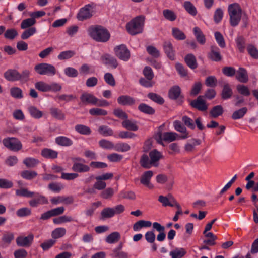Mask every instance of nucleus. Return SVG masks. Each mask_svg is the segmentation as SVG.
<instances>
[{
    "instance_id": "nucleus-32",
    "label": "nucleus",
    "mask_w": 258,
    "mask_h": 258,
    "mask_svg": "<svg viewBox=\"0 0 258 258\" xmlns=\"http://www.w3.org/2000/svg\"><path fill=\"white\" fill-rule=\"evenodd\" d=\"M186 253L183 248H176L170 252L169 255L172 258H181Z\"/></svg>"
},
{
    "instance_id": "nucleus-44",
    "label": "nucleus",
    "mask_w": 258,
    "mask_h": 258,
    "mask_svg": "<svg viewBox=\"0 0 258 258\" xmlns=\"http://www.w3.org/2000/svg\"><path fill=\"white\" fill-rule=\"evenodd\" d=\"M73 221V219L71 216L63 215L53 220V223L55 224H61L63 223L70 222Z\"/></svg>"
},
{
    "instance_id": "nucleus-52",
    "label": "nucleus",
    "mask_w": 258,
    "mask_h": 258,
    "mask_svg": "<svg viewBox=\"0 0 258 258\" xmlns=\"http://www.w3.org/2000/svg\"><path fill=\"white\" fill-rule=\"evenodd\" d=\"M138 109L140 111L149 114H153L155 112L153 108L144 103L141 104L139 106Z\"/></svg>"
},
{
    "instance_id": "nucleus-26",
    "label": "nucleus",
    "mask_w": 258,
    "mask_h": 258,
    "mask_svg": "<svg viewBox=\"0 0 258 258\" xmlns=\"http://www.w3.org/2000/svg\"><path fill=\"white\" fill-rule=\"evenodd\" d=\"M209 57L213 61H218L220 60L221 56L219 48L216 46H211Z\"/></svg>"
},
{
    "instance_id": "nucleus-42",
    "label": "nucleus",
    "mask_w": 258,
    "mask_h": 258,
    "mask_svg": "<svg viewBox=\"0 0 258 258\" xmlns=\"http://www.w3.org/2000/svg\"><path fill=\"white\" fill-rule=\"evenodd\" d=\"M131 149L130 146L126 143H118L114 145V148L116 151L125 152L129 151Z\"/></svg>"
},
{
    "instance_id": "nucleus-33",
    "label": "nucleus",
    "mask_w": 258,
    "mask_h": 258,
    "mask_svg": "<svg viewBox=\"0 0 258 258\" xmlns=\"http://www.w3.org/2000/svg\"><path fill=\"white\" fill-rule=\"evenodd\" d=\"M28 111L30 115L35 119H39L43 115L42 112L33 106H30L29 107Z\"/></svg>"
},
{
    "instance_id": "nucleus-48",
    "label": "nucleus",
    "mask_w": 258,
    "mask_h": 258,
    "mask_svg": "<svg viewBox=\"0 0 258 258\" xmlns=\"http://www.w3.org/2000/svg\"><path fill=\"white\" fill-rule=\"evenodd\" d=\"M99 133L103 136H110L113 134V130L107 126L102 125L98 128Z\"/></svg>"
},
{
    "instance_id": "nucleus-27",
    "label": "nucleus",
    "mask_w": 258,
    "mask_h": 258,
    "mask_svg": "<svg viewBox=\"0 0 258 258\" xmlns=\"http://www.w3.org/2000/svg\"><path fill=\"white\" fill-rule=\"evenodd\" d=\"M120 238V234L118 232H113L108 235L105 238V241L109 244L117 242Z\"/></svg>"
},
{
    "instance_id": "nucleus-41",
    "label": "nucleus",
    "mask_w": 258,
    "mask_h": 258,
    "mask_svg": "<svg viewBox=\"0 0 258 258\" xmlns=\"http://www.w3.org/2000/svg\"><path fill=\"white\" fill-rule=\"evenodd\" d=\"M35 87L41 92H49V84L44 81H39L35 84Z\"/></svg>"
},
{
    "instance_id": "nucleus-16",
    "label": "nucleus",
    "mask_w": 258,
    "mask_h": 258,
    "mask_svg": "<svg viewBox=\"0 0 258 258\" xmlns=\"http://www.w3.org/2000/svg\"><path fill=\"white\" fill-rule=\"evenodd\" d=\"M190 104L193 107L201 111H205L207 109V106L203 96H199L196 100L192 101Z\"/></svg>"
},
{
    "instance_id": "nucleus-22",
    "label": "nucleus",
    "mask_w": 258,
    "mask_h": 258,
    "mask_svg": "<svg viewBox=\"0 0 258 258\" xmlns=\"http://www.w3.org/2000/svg\"><path fill=\"white\" fill-rule=\"evenodd\" d=\"M118 103L122 105H132L135 103V100L127 95H121L117 98Z\"/></svg>"
},
{
    "instance_id": "nucleus-18",
    "label": "nucleus",
    "mask_w": 258,
    "mask_h": 258,
    "mask_svg": "<svg viewBox=\"0 0 258 258\" xmlns=\"http://www.w3.org/2000/svg\"><path fill=\"white\" fill-rule=\"evenodd\" d=\"M122 126L123 128L132 131H136L138 130V126L136 121L133 119H125L122 122Z\"/></svg>"
},
{
    "instance_id": "nucleus-49",
    "label": "nucleus",
    "mask_w": 258,
    "mask_h": 258,
    "mask_svg": "<svg viewBox=\"0 0 258 258\" xmlns=\"http://www.w3.org/2000/svg\"><path fill=\"white\" fill-rule=\"evenodd\" d=\"M247 111V109L246 107H243L234 111L232 114V118L234 120L240 119L244 116Z\"/></svg>"
},
{
    "instance_id": "nucleus-10",
    "label": "nucleus",
    "mask_w": 258,
    "mask_h": 258,
    "mask_svg": "<svg viewBox=\"0 0 258 258\" xmlns=\"http://www.w3.org/2000/svg\"><path fill=\"white\" fill-rule=\"evenodd\" d=\"M93 14V7L90 4H87L79 10L77 15V18L79 21H84L91 18Z\"/></svg>"
},
{
    "instance_id": "nucleus-19",
    "label": "nucleus",
    "mask_w": 258,
    "mask_h": 258,
    "mask_svg": "<svg viewBox=\"0 0 258 258\" xmlns=\"http://www.w3.org/2000/svg\"><path fill=\"white\" fill-rule=\"evenodd\" d=\"M163 47L167 56L171 60H174L175 58V51L171 43L169 41L165 42L164 43Z\"/></svg>"
},
{
    "instance_id": "nucleus-23",
    "label": "nucleus",
    "mask_w": 258,
    "mask_h": 258,
    "mask_svg": "<svg viewBox=\"0 0 258 258\" xmlns=\"http://www.w3.org/2000/svg\"><path fill=\"white\" fill-rule=\"evenodd\" d=\"M174 198L171 195H168V196L165 197L163 196H159L158 201L160 202L162 206L164 207L172 206L173 202L174 200Z\"/></svg>"
},
{
    "instance_id": "nucleus-4",
    "label": "nucleus",
    "mask_w": 258,
    "mask_h": 258,
    "mask_svg": "<svg viewBox=\"0 0 258 258\" xmlns=\"http://www.w3.org/2000/svg\"><path fill=\"white\" fill-rule=\"evenodd\" d=\"M144 22V17L142 16H138L127 23L126 30L131 35H136L141 33L143 30Z\"/></svg>"
},
{
    "instance_id": "nucleus-5",
    "label": "nucleus",
    "mask_w": 258,
    "mask_h": 258,
    "mask_svg": "<svg viewBox=\"0 0 258 258\" xmlns=\"http://www.w3.org/2000/svg\"><path fill=\"white\" fill-rule=\"evenodd\" d=\"M34 70L39 75L48 76H54L56 72L54 66L47 63H41L36 65Z\"/></svg>"
},
{
    "instance_id": "nucleus-14",
    "label": "nucleus",
    "mask_w": 258,
    "mask_h": 258,
    "mask_svg": "<svg viewBox=\"0 0 258 258\" xmlns=\"http://www.w3.org/2000/svg\"><path fill=\"white\" fill-rule=\"evenodd\" d=\"M5 79L9 81H19L20 78V73L16 70L9 69L4 73Z\"/></svg>"
},
{
    "instance_id": "nucleus-40",
    "label": "nucleus",
    "mask_w": 258,
    "mask_h": 258,
    "mask_svg": "<svg viewBox=\"0 0 258 258\" xmlns=\"http://www.w3.org/2000/svg\"><path fill=\"white\" fill-rule=\"evenodd\" d=\"M114 215V210L112 208H105L101 212V218L103 219L111 218Z\"/></svg>"
},
{
    "instance_id": "nucleus-24",
    "label": "nucleus",
    "mask_w": 258,
    "mask_h": 258,
    "mask_svg": "<svg viewBox=\"0 0 258 258\" xmlns=\"http://www.w3.org/2000/svg\"><path fill=\"white\" fill-rule=\"evenodd\" d=\"M152 225L151 222L146 220H139L133 225V230L135 231H139L142 228L150 227Z\"/></svg>"
},
{
    "instance_id": "nucleus-53",
    "label": "nucleus",
    "mask_w": 258,
    "mask_h": 258,
    "mask_svg": "<svg viewBox=\"0 0 258 258\" xmlns=\"http://www.w3.org/2000/svg\"><path fill=\"white\" fill-rule=\"evenodd\" d=\"M21 176L27 180H31L37 175V173L34 171L25 170L21 172Z\"/></svg>"
},
{
    "instance_id": "nucleus-61",
    "label": "nucleus",
    "mask_w": 258,
    "mask_h": 258,
    "mask_svg": "<svg viewBox=\"0 0 258 258\" xmlns=\"http://www.w3.org/2000/svg\"><path fill=\"white\" fill-rule=\"evenodd\" d=\"M48 187L52 191L58 193L64 188V186L60 183H52L49 184Z\"/></svg>"
},
{
    "instance_id": "nucleus-58",
    "label": "nucleus",
    "mask_w": 258,
    "mask_h": 258,
    "mask_svg": "<svg viewBox=\"0 0 258 258\" xmlns=\"http://www.w3.org/2000/svg\"><path fill=\"white\" fill-rule=\"evenodd\" d=\"M183 6L185 10L191 15L195 16L197 14V10L194 6L189 1L185 2Z\"/></svg>"
},
{
    "instance_id": "nucleus-55",
    "label": "nucleus",
    "mask_w": 258,
    "mask_h": 258,
    "mask_svg": "<svg viewBox=\"0 0 258 258\" xmlns=\"http://www.w3.org/2000/svg\"><path fill=\"white\" fill-rule=\"evenodd\" d=\"M16 194L20 197L31 198L33 196L34 192L29 191L26 188H21L16 191Z\"/></svg>"
},
{
    "instance_id": "nucleus-64",
    "label": "nucleus",
    "mask_w": 258,
    "mask_h": 258,
    "mask_svg": "<svg viewBox=\"0 0 258 258\" xmlns=\"http://www.w3.org/2000/svg\"><path fill=\"white\" fill-rule=\"evenodd\" d=\"M249 54L253 58H258V50L255 47L252 45H249L247 47Z\"/></svg>"
},
{
    "instance_id": "nucleus-31",
    "label": "nucleus",
    "mask_w": 258,
    "mask_h": 258,
    "mask_svg": "<svg viewBox=\"0 0 258 258\" xmlns=\"http://www.w3.org/2000/svg\"><path fill=\"white\" fill-rule=\"evenodd\" d=\"M36 23V20H34L32 17L25 19L23 20L21 23V28L22 29H26L34 25Z\"/></svg>"
},
{
    "instance_id": "nucleus-21",
    "label": "nucleus",
    "mask_w": 258,
    "mask_h": 258,
    "mask_svg": "<svg viewBox=\"0 0 258 258\" xmlns=\"http://www.w3.org/2000/svg\"><path fill=\"white\" fill-rule=\"evenodd\" d=\"M236 78L240 82L246 83L248 80V76L246 70L240 68L236 73Z\"/></svg>"
},
{
    "instance_id": "nucleus-3",
    "label": "nucleus",
    "mask_w": 258,
    "mask_h": 258,
    "mask_svg": "<svg viewBox=\"0 0 258 258\" xmlns=\"http://www.w3.org/2000/svg\"><path fill=\"white\" fill-rule=\"evenodd\" d=\"M228 14L230 17V22L232 26H237L241 18L242 9L239 4L233 3L228 6Z\"/></svg>"
},
{
    "instance_id": "nucleus-54",
    "label": "nucleus",
    "mask_w": 258,
    "mask_h": 258,
    "mask_svg": "<svg viewBox=\"0 0 258 258\" xmlns=\"http://www.w3.org/2000/svg\"><path fill=\"white\" fill-rule=\"evenodd\" d=\"M75 54V53L74 51H64L59 53L58 55V58L59 60L68 59L74 56Z\"/></svg>"
},
{
    "instance_id": "nucleus-59",
    "label": "nucleus",
    "mask_w": 258,
    "mask_h": 258,
    "mask_svg": "<svg viewBox=\"0 0 258 258\" xmlns=\"http://www.w3.org/2000/svg\"><path fill=\"white\" fill-rule=\"evenodd\" d=\"M39 161L33 158H27L24 160L23 163L28 168H33L36 166Z\"/></svg>"
},
{
    "instance_id": "nucleus-46",
    "label": "nucleus",
    "mask_w": 258,
    "mask_h": 258,
    "mask_svg": "<svg viewBox=\"0 0 258 258\" xmlns=\"http://www.w3.org/2000/svg\"><path fill=\"white\" fill-rule=\"evenodd\" d=\"M10 94L16 99H21L23 97L22 90L17 87H12L10 89Z\"/></svg>"
},
{
    "instance_id": "nucleus-12",
    "label": "nucleus",
    "mask_w": 258,
    "mask_h": 258,
    "mask_svg": "<svg viewBox=\"0 0 258 258\" xmlns=\"http://www.w3.org/2000/svg\"><path fill=\"white\" fill-rule=\"evenodd\" d=\"M33 196H34V198L29 202L30 205L33 207H36L39 205L45 204L48 203V201L45 197L38 193H34Z\"/></svg>"
},
{
    "instance_id": "nucleus-15",
    "label": "nucleus",
    "mask_w": 258,
    "mask_h": 258,
    "mask_svg": "<svg viewBox=\"0 0 258 258\" xmlns=\"http://www.w3.org/2000/svg\"><path fill=\"white\" fill-rule=\"evenodd\" d=\"M50 201L52 204L55 205H57L60 203L68 205L72 204L74 201V199L71 196H57L52 198Z\"/></svg>"
},
{
    "instance_id": "nucleus-37",
    "label": "nucleus",
    "mask_w": 258,
    "mask_h": 258,
    "mask_svg": "<svg viewBox=\"0 0 258 258\" xmlns=\"http://www.w3.org/2000/svg\"><path fill=\"white\" fill-rule=\"evenodd\" d=\"M185 61L187 66L191 69L197 67V63L195 56L192 54L187 55L185 57Z\"/></svg>"
},
{
    "instance_id": "nucleus-30",
    "label": "nucleus",
    "mask_w": 258,
    "mask_h": 258,
    "mask_svg": "<svg viewBox=\"0 0 258 258\" xmlns=\"http://www.w3.org/2000/svg\"><path fill=\"white\" fill-rule=\"evenodd\" d=\"M193 31L197 41L201 44H205L206 39L201 29L198 27H195Z\"/></svg>"
},
{
    "instance_id": "nucleus-62",
    "label": "nucleus",
    "mask_w": 258,
    "mask_h": 258,
    "mask_svg": "<svg viewBox=\"0 0 258 258\" xmlns=\"http://www.w3.org/2000/svg\"><path fill=\"white\" fill-rule=\"evenodd\" d=\"M148 97L151 99L152 101H154L155 102H156L158 104H162L164 103V99L163 98L160 96V95L154 93H149L148 95Z\"/></svg>"
},
{
    "instance_id": "nucleus-43",
    "label": "nucleus",
    "mask_w": 258,
    "mask_h": 258,
    "mask_svg": "<svg viewBox=\"0 0 258 258\" xmlns=\"http://www.w3.org/2000/svg\"><path fill=\"white\" fill-rule=\"evenodd\" d=\"M180 88L178 86L172 87L169 91V97L172 99H177L180 95Z\"/></svg>"
},
{
    "instance_id": "nucleus-20",
    "label": "nucleus",
    "mask_w": 258,
    "mask_h": 258,
    "mask_svg": "<svg viewBox=\"0 0 258 258\" xmlns=\"http://www.w3.org/2000/svg\"><path fill=\"white\" fill-rule=\"evenodd\" d=\"M102 60L104 64L109 65L113 68H116L118 66L116 59L109 54L104 55L102 57Z\"/></svg>"
},
{
    "instance_id": "nucleus-34",
    "label": "nucleus",
    "mask_w": 258,
    "mask_h": 258,
    "mask_svg": "<svg viewBox=\"0 0 258 258\" xmlns=\"http://www.w3.org/2000/svg\"><path fill=\"white\" fill-rule=\"evenodd\" d=\"M43 157L46 158H56L57 157L58 153L50 149H44L41 152Z\"/></svg>"
},
{
    "instance_id": "nucleus-6",
    "label": "nucleus",
    "mask_w": 258,
    "mask_h": 258,
    "mask_svg": "<svg viewBox=\"0 0 258 258\" xmlns=\"http://www.w3.org/2000/svg\"><path fill=\"white\" fill-rule=\"evenodd\" d=\"M2 142L5 147L13 151H18L22 148L20 141L15 137L4 138Z\"/></svg>"
},
{
    "instance_id": "nucleus-1",
    "label": "nucleus",
    "mask_w": 258,
    "mask_h": 258,
    "mask_svg": "<svg viewBox=\"0 0 258 258\" xmlns=\"http://www.w3.org/2000/svg\"><path fill=\"white\" fill-rule=\"evenodd\" d=\"M88 33L92 38L98 42H106L110 37L107 29L98 25L90 27L88 29Z\"/></svg>"
},
{
    "instance_id": "nucleus-17",
    "label": "nucleus",
    "mask_w": 258,
    "mask_h": 258,
    "mask_svg": "<svg viewBox=\"0 0 258 258\" xmlns=\"http://www.w3.org/2000/svg\"><path fill=\"white\" fill-rule=\"evenodd\" d=\"M80 99L83 103L93 105L97 104L98 101V99L95 96L88 93H84L80 97Z\"/></svg>"
},
{
    "instance_id": "nucleus-39",
    "label": "nucleus",
    "mask_w": 258,
    "mask_h": 258,
    "mask_svg": "<svg viewBox=\"0 0 258 258\" xmlns=\"http://www.w3.org/2000/svg\"><path fill=\"white\" fill-rule=\"evenodd\" d=\"M66 233L64 228L60 227L55 229L51 233V236L54 239H58L63 237Z\"/></svg>"
},
{
    "instance_id": "nucleus-60",
    "label": "nucleus",
    "mask_w": 258,
    "mask_h": 258,
    "mask_svg": "<svg viewBox=\"0 0 258 258\" xmlns=\"http://www.w3.org/2000/svg\"><path fill=\"white\" fill-rule=\"evenodd\" d=\"M17 35L18 32L15 29H7L4 34V37L10 40L14 39Z\"/></svg>"
},
{
    "instance_id": "nucleus-56",
    "label": "nucleus",
    "mask_w": 258,
    "mask_h": 258,
    "mask_svg": "<svg viewBox=\"0 0 258 258\" xmlns=\"http://www.w3.org/2000/svg\"><path fill=\"white\" fill-rule=\"evenodd\" d=\"M64 73L69 77L75 78L78 75V71L73 67H67L64 69Z\"/></svg>"
},
{
    "instance_id": "nucleus-28",
    "label": "nucleus",
    "mask_w": 258,
    "mask_h": 258,
    "mask_svg": "<svg viewBox=\"0 0 258 258\" xmlns=\"http://www.w3.org/2000/svg\"><path fill=\"white\" fill-rule=\"evenodd\" d=\"M201 144L200 140L196 139H191L189 140L187 143L185 145V150L187 152H191L193 151L195 147Z\"/></svg>"
},
{
    "instance_id": "nucleus-57",
    "label": "nucleus",
    "mask_w": 258,
    "mask_h": 258,
    "mask_svg": "<svg viewBox=\"0 0 258 258\" xmlns=\"http://www.w3.org/2000/svg\"><path fill=\"white\" fill-rule=\"evenodd\" d=\"M89 113L92 115L105 116L107 114V111L99 108H93L89 110Z\"/></svg>"
},
{
    "instance_id": "nucleus-51",
    "label": "nucleus",
    "mask_w": 258,
    "mask_h": 258,
    "mask_svg": "<svg viewBox=\"0 0 258 258\" xmlns=\"http://www.w3.org/2000/svg\"><path fill=\"white\" fill-rule=\"evenodd\" d=\"M120 248H114L112 250V252L111 254L112 256L115 258H128V255L127 253L121 251Z\"/></svg>"
},
{
    "instance_id": "nucleus-35",
    "label": "nucleus",
    "mask_w": 258,
    "mask_h": 258,
    "mask_svg": "<svg viewBox=\"0 0 258 258\" xmlns=\"http://www.w3.org/2000/svg\"><path fill=\"white\" fill-rule=\"evenodd\" d=\"M172 34L174 38L177 40H183L186 38L184 33L179 29L176 27L172 28Z\"/></svg>"
},
{
    "instance_id": "nucleus-7",
    "label": "nucleus",
    "mask_w": 258,
    "mask_h": 258,
    "mask_svg": "<svg viewBox=\"0 0 258 258\" xmlns=\"http://www.w3.org/2000/svg\"><path fill=\"white\" fill-rule=\"evenodd\" d=\"M115 55L124 61H127L130 58V52L126 45L121 44L116 46L114 48Z\"/></svg>"
},
{
    "instance_id": "nucleus-2",
    "label": "nucleus",
    "mask_w": 258,
    "mask_h": 258,
    "mask_svg": "<svg viewBox=\"0 0 258 258\" xmlns=\"http://www.w3.org/2000/svg\"><path fill=\"white\" fill-rule=\"evenodd\" d=\"M149 156L150 157L146 154H144L142 156L140 160L141 166L147 169L150 168L152 166H158L159 161L162 157L161 153L154 149L150 152Z\"/></svg>"
},
{
    "instance_id": "nucleus-63",
    "label": "nucleus",
    "mask_w": 258,
    "mask_h": 258,
    "mask_svg": "<svg viewBox=\"0 0 258 258\" xmlns=\"http://www.w3.org/2000/svg\"><path fill=\"white\" fill-rule=\"evenodd\" d=\"M236 88L238 93L242 95L247 96L250 94L249 88L245 85H238Z\"/></svg>"
},
{
    "instance_id": "nucleus-9",
    "label": "nucleus",
    "mask_w": 258,
    "mask_h": 258,
    "mask_svg": "<svg viewBox=\"0 0 258 258\" xmlns=\"http://www.w3.org/2000/svg\"><path fill=\"white\" fill-rule=\"evenodd\" d=\"M84 159L81 158H75L73 159V164L72 167L73 171L76 172L83 173L89 171L90 167L83 164Z\"/></svg>"
},
{
    "instance_id": "nucleus-13",
    "label": "nucleus",
    "mask_w": 258,
    "mask_h": 258,
    "mask_svg": "<svg viewBox=\"0 0 258 258\" xmlns=\"http://www.w3.org/2000/svg\"><path fill=\"white\" fill-rule=\"evenodd\" d=\"M153 176V172L151 170L147 171L143 173L140 178L141 183L149 189H153L154 185L150 182V180Z\"/></svg>"
},
{
    "instance_id": "nucleus-29",
    "label": "nucleus",
    "mask_w": 258,
    "mask_h": 258,
    "mask_svg": "<svg viewBox=\"0 0 258 258\" xmlns=\"http://www.w3.org/2000/svg\"><path fill=\"white\" fill-rule=\"evenodd\" d=\"M75 130L79 134L83 135H89L91 134V129L88 126L83 124L75 125Z\"/></svg>"
},
{
    "instance_id": "nucleus-8",
    "label": "nucleus",
    "mask_w": 258,
    "mask_h": 258,
    "mask_svg": "<svg viewBox=\"0 0 258 258\" xmlns=\"http://www.w3.org/2000/svg\"><path fill=\"white\" fill-rule=\"evenodd\" d=\"M178 135L174 132H164L162 133L159 132L155 135V139L157 142L160 144H163V141L171 142L177 139Z\"/></svg>"
},
{
    "instance_id": "nucleus-47",
    "label": "nucleus",
    "mask_w": 258,
    "mask_h": 258,
    "mask_svg": "<svg viewBox=\"0 0 258 258\" xmlns=\"http://www.w3.org/2000/svg\"><path fill=\"white\" fill-rule=\"evenodd\" d=\"M232 94V91L230 86L226 84L224 85L222 92V97L224 99H228L231 97Z\"/></svg>"
},
{
    "instance_id": "nucleus-38",
    "label": "nucleus",
    "mask_w": 258,
    "mask_h": 258,
    "mask_svg": "<svg viewBox=\"0 0 258 258\" xmlns=\"http://www.w3.org/2000/svg\"><path fill=\"white\" fill-rule=\"evenodd\" d=\"M36 32L37 29L35 27H30L23 32L21 35V38L23 40L27 39L34 35Z\"/></svg>"
},
{
    "instance_id": "nucleus-11",
    "label": "nucleus",
    "mask_w": 258,
    "mask_h": 258,
    "mask_svg": "<svg viewBox=\"0 0 258 258\" xmlns=\"http://www.w3.org/2000/svg\"><path fill=\"white\" fill-rule=\"evenodd\" d=\"M34 239V235L29 234L28 236H19L16 240L18 246L24 247H29L32 243Z\"/></svg>"
},
{
    "instance_id": "nucleus-45",
    "label": "nucleus",
    "mask_w": 258,
    "mask_h": 258,
    "mask_svg": "<svg viewBox=\"0 0 258 258\" xmlns=\"http://www.w3.org/2000/svg\"><path fill=\"white\" fill-rule=\"evenodd\" d=\"M163 15L166 19L170 21H174L177 17L175 13L169 9L164 10L163 11Z\"/></svg>"
},
{
    "instance_id": "nucleus-50",
    "label": "nucleus",
    "mask_w": 258,
    "mask_h": 258,
    "mask_svg": "<svg viewBox=\"0 0 258 258\" xmlns=\"http://www.w3.org/2000/svg\"><path fill=\"white\" fill-rule=\"evenodd\" d=\"M101 147L107 150H112L114 148V144L111 141L102 139L99 142Z\"/></svg>"
},
{
    "instance_id": "nucleus-25",
    "label": "nucleus",
    "mask_w": 258,
    "mask_h": 258,
    "mask_svg": "<svg viewBox=\"0 0 258 258\" xmlns=\"http://www.w3.org/2000/svg\"><path fill=\"white\" fill-rule=\"evenodd\" d=\"M55 142L57 144L61 146H70L73 144V141L71 139L62 136L56 137Z\"/></svg>"
},
{
    "instance_id": "nucleus-36",
    "label": "nucleus",
    "mask_w": 258,
    "mask_h": 258,
    "mask_svg": "<svg viewBox=\"0 0 258 258\" xmlns=\"http://www.w3.org/2000/svg\"><path fill=\"white\" fill-rule=\"evenodd\" d=\"M51 115L58 120H63L65 118L64 113L60 109L56 108H51L50 109Z\"/></svg>"
}]
</instances>
